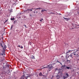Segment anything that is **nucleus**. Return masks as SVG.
<instances>
[{"label":"nucleus","instance_id":"obj_35","mask_svg":"<svg viewBox=\"0 0 79 79\" xmlns=\"http://www.w3.org/2000/svg\"><path fill=\"white\" fill-rule=\"evenodd\" d=\"M36 13H38V12L37 11L36 12Z\"/></svg>","mask_w":79,"mask_h":79},{"label":"nucleus","instance_id":"obj_17","mask_svg":"<svg viewBox=\"0 0 79 79\" xmlns=\"http://www.w3.org/2000/svg\"><path fill=\"white\" fill-rule=\"evenodd\" d=\"M4 48L5 50V48H6V45H4Z\"/></svg>","mask_w":79,"mask_h":79},{"label":"nucleus","instance_id":"obj_2","mask_svg":"<svg viewBox=\"0 0 79 79\" xmlns=\"http://www.w3.org/2000/svg\"><path fill=\"white\" fill-rule=\"evenodd\" d=\"M53 64H50L49 65H48V67H44L43 69L48 68V69H51V68H53V66H52V65H53Z\"/></svg>","mask_w":79,"mask_h":79},{"label":"nucleus","instance_id":"obj_28","mask_svg":"<svg viewBox=\"0 0 79 79\" xmlns=\"http://www.w3.org/2000/svg\"><path fill=\"white\" fill-rule=\"evenodd\" d=\"M67 61H70V60H67Z\"/></svg>","mask_w":79,"mask_h":79},{"label":"nucleus","instance_id":"obj_1","mask_svg":"<svg viewBox=\"0 0 79 79\" xmlns=\"http://www.w3.org/2000/svg\"><path fill=\"white\" fill-rule=\"evenodd\" d=\"M39 9H40V8H38L36 9L32 8L30 9L25 10L24 11V12L25 13H31V12L32 11V10H39Z\"/></svg>","mask_w":79,"mask_h":79},{"label":"nucleus","instance_id":"obj_13","mask_svg":"<svg viewBox=\"0 0 79 79\" xmlns=\"http://www.w3.org/2000/svg\"><path fill=\"white\" fill-rule=\"evenodd\" d=\"M65 65H62L61 67H62V69H64V67L65 66Z\"/></svg>","mask_w":79,"mask_h":79},{"label":"nucleus","instance_id":"obj_21","mask_svg":"<svg viewBox=\"0 0 79 79\" xmlns=\"http://www.w3.org/2000/svg\"><path fill=\"white\" fill-rule=\"evenodd\" d=\"M70 52V50H69V52H66V54H67V53H69V52Z\"/></svg>","mask_w":79,"mask_h":79},{"label":"nucleus","instance_id":"obj_19","mask_svg":"<svg viewBox=\"0 0 79 79\" xmlns=\"http://www.w3.org/2000/svg\"><path fill=\"white\" fill-rule=\"evenodd\" d=\"M44 11H46V10H41V12H44Z\"/></svg>","mask_w":79,"mask_h":79},{"label":"nucleus","instance_id":"obj_12","mask_svg":"<svg viewBox=\"0 0 79 79\" xmlns=\"http://www.w3.org/2000/svg\"><path fill=\"white\" fill-rule=\"evenodd\" d=\"M73 53L71 54L69 56H70L71 57H72V58H73Z\"/></svg>","mask_w":79,"mask_h":79},{"label":"nucleus","instance_id":"obj_43","mask_svg":"<svg viewBox=\"0 0 79 79\" xmlns=\"http://www.w3.org/2000/svg\"><path fill=\"white\" fill-rule=\"evenodd\" d=\"M1 8V7H0V9Z\"/></svg>","mask_w":79,"mask_h":79},{"label":"nucleus","instance_id":"obj_37","mask_svg":"<svg viewBox=\"0 0 79 79\" xmlns=\"http://www.w3.org/2000/svg\"><path fill=\"white\" fill-rule=\"evenodd\" d=\"M57 62H58V63H60V62H59V61H58Z\"/></svg>","mask_w":79,"mask_h":79},{"label":"nucleus","instance_id":"obj_41","mask_svg":"<svg viewBox=\"0 0 79 79\" xmlns=\"http://www.w3.org/2000/svg\"><path fill=\"white\" fill-rule=\"evenodd\" d=\"M69 56H68V58H69Z\"/></svg>","mask_w":79,"mask_h":79},{"label":"nucleus","instance_id":"obj_16","mask_svg":"<svg viewBox=\"0 0 79 79\" xmlns=\"http://www.w3.org/2000/svg\"><path fill=\"white\" fill-rule=\"evenodd\" d=\"M14 19H15V18H11L10 19L11 20H14Z\"/></svg>","mask_w":79,"mask_h":79},{"label":"nucleus","instance_id":"obj_15","mask_svg":"<svg viewBox=\"0 0 79 79\" xmlns=\"http://www.w3.org/2000/svg\"><path fill=\"white\" fill-rule=\"evenodd\" d=\"M67 66L65 65L64 67V69H65V70L67 69Z\"/></svg>","mask_w":79,"mask_h":79},{"label":"nucleus","instance_id":"obj_34","mask_svg":"<svg viewBox=\"0 0 79 79\" xmlns=\"http://www.w3.org/2000/svg\"><path fill=\"white\" fill-rule=\"evenodd\" d=\"M60 64H61V65H62V64L61 63H60Z\"/></svg>","mask_w":79,"mask_h":79},{"label":"nucleus","instance_id":"obj_5","mask_svg":"<svg viewBox=\"0 0 79 79\" xmlns=\"http://www.w3.org/2000/svg\"><path fill=\"white\" fill-rule=\"evenodd\" d=\"M20 79H26V77L24 75H23L21 77Z\"/></svg>","mask_w":79,"mask_h":79},{"label":"nucleus","instance_id":"obj_9","mask_svg":"<svg viewBox=\"0 0 79 79\" xmlns=\"http://www.w3.org/2000/svg\"><path fill=\"white\" fill-rule=\"evenodd\" d=\"M31 58L32 59H35V57L34 56H31Z\"/></svg>","mask_w":79,"mask_h":79},{"label":"nucleus","instance_id":"obj_22","mask_svg":"<svg viewBox=\"0 0 79 79\" xmlns=\"http://www.w3.org/2000/svg\"><path fill=\"white\" fill-rule=\"evenodd\" d=\"M24 26L26 28H27V27H26V25H24Z\"/></svg>","mask_w":79,"mask_h":79},{"label":"nucleus","instance_id":"obj_23","mask_svg":"<svg viewBox=\"0 0 79 79\" xmlns=\"http://www.w3.org/2000/svg\"><path fill=\"white\" fill-rule=\"evenodd\" d=\"M7 21H8V19L7 20H6L5 22L4 23H6V22H7Z\"/></svg>","mask_w":79,"mask_h":79},{"label":"nucleus","instance_id":"obj_40","mask_svg":"<svg viewBox=\"0 0 79 79\" xmlns=\"http://www.w3.org/2000/svg\"><path fill=\"white\" fill-rule=\"evenodd\" d=\"M18 31V30H16V31Z\"/></svg>","mask_w":79,"mask_h":79},{"label":"nucleus","instance_id":"obj_8","mask_svg":"<svg viewBox=\"0 0 79 79\" xmlns=\"http://www.w3.org/2000/svg\"><path fill=\"white\" fill-rule=\"evenodd\" d=\"M77 51L78 50H77L75 52L73 53V55H77V56H77L78 53H77Z\"/></svg>","mask_w":79,"mask_h":79},{"label":"nucleus","instance_id":"obj_14","mask_svg":"<svg viewBox=\"0 0 79 79\" xmlns=\"http://www.w3.org/2000/svg\"><path fill=\"white\" fill-rule=\"evenodd\" d=\"M39 76H42V73L40 72V73Z\"/></svg>","mask_w":79,"mask_h":79},{"label":"nucleus","instance_id":"obj_26","mask_svg":"<svg viewBox=\"0 0 79 79\" xmlns=\"http://www.w3.org/2000/svg\"><path fill=\"white\" fill-rule=\"evenodd\" d=\"M17 47H20V45H19L18 46H17Z\"/></svg>","mask_w":79,"mask_h":79},{"label":"nucleus","instance_id":"obj_33","mask_svg":"<svg viewBox=\"0 0 79 79\" xmlns=\"http://www.w3.org/2000/svg\"><path fill=\"white\" fill-rule=\"evenodd\" d=\"M43 19H41V21H43Z\"/></svg>","mask_w":79,"mask_h":79},{"label":"nucleus","instance_id":"obj_24","mask_svg":"<svg viewBox=\"0 0 79 79\" xmlns=\"http://www.w3.org/2000/svg\"><path fill=\"white\" fill-rule=\"evenodd\" d=\"M20 47L21 48H23V46H21Z\"/></svg>","mask_w":79,"mask_h":79},{"label":"nucleus","instance_id":"obj_39","mask_svg":"<svg viewBox=\"0 0 79 79\" xmlns=\"http://www.w3.org/2000/svg\"><path fill=\"white\" fill-rule=\"evenodd\" d=\"M36 11V10H34V11Z\"/></svg>","mask_w":79,"mask_h":79},{"label":"nucleus","instance_id":"obj_3","mask_svg":"<svg viewBox=\"0 0 79 79\" xmlns=\"http://www.w3.org/2000/svg\"><path fill=\"white\" fill-rule=\"evenodd\" d=\"M65 76H64L63 77V79H66V78H68V76H69V75H68V73H65Z\"/></svg>","mask_w":79,"mask_h":79},{"label":"nucleus","instance_id":"obj_10","mask_svg":"<svg viewBox=\"0 0 79 79\" xmlns=\"http://www.w3.org/2000/svg\"><path fill=\"white\" fill-rule=\"evenodd\" d=\"M64 19H65V20H66V21H68V20H69V18H65L64 17Z\"/></svg>","mask_w":79,"mask_h":79},{"label":"nucleus","instance_id":"obj_11","mask_svg":"<svg viewBox=\"0 0 79 79\" xmlns=\"http://www.w3.org/2000/svg\"><path fill=\"white\" fill-rule=\"evenodd\" d=\"M0 45L2 46V49H4V47H3V46L2 45V44L1 43H0Z\"/></svg>","mask_w":79,"mask_h":79},{"label":"nucleus","instance_id":"obj_18","mask_svg":"<svg viewBox=\"0 0 79 79\" xmlns=\"http://www.w3.org/2000/svg\"><path fill=\"white\" fill-rule=\"evenodd\" d=\"M69 68H70L69 67H67V69H69Z\"/></svg>","mask_w":79,"mask_h":79},{"label":"nucleus","instance_id":"obj_7","mask_svg":"<svg viewBox=\"0 0 79 79\" xmlns=\"http://www.w3.org/2000/svg\"><path fill=\"white\" fill-rule=\"evenodd\" d=\"M26 79H31V77H30V75L27 76L26 77Z\"/></svg>","mask_w":79,"mask_h":79},{"label":"nucleus","instance_id":"obj_6","mask_svg":"<svg viewBox=\"0 0 79 79\" xmlns=\"http://www.w3.org/2000/svg\"><path fill=\"white\" fill-rule=\"evenodd\" d=\"M56 77L57 79H59L60 78V76L59 75H57L56 76Z\"/></svg>","mask_w":79,"mask_h":79},{"label":"nucleus","instance_id":"obj_32","mask_svg":"<svg viewBox=\"0 0 79 79\" xmlns=\"http://www.w3.org/2000/svg\"><path fill=\"white\" fill-rule=\"evenodd\" d=\"M40 22H42V20H40Z\"/></svg>","mask_w":79,"mask_h":79},{"label":"nucleus","instance_id":"obj_42","mask_svg":"<svg viewBox=\"0 0 79 79\" xmlns=\"http://www.w3.org/2000/svg\"><path fill=\"white\" fill-rule=\"evenodd\" d=\"M60 63H60H61V62H60V63Z\"/></svg>","mask_w":79,"mask_h":79},{"label":"nucleus","instance_id":"obj_36","mask_svg":"<svg viewBox=\"0 0 79 79\" xmlns=\"http://www.w3.org/2000/svg\"><path fill=\"white\" fill-rule=\"evenodd\" d=\"M57 62H58V63H60V62H59V61H58Z\"/></svg>","mask_w":79,"mask_h":79},{"label":"nucleus","instance_id":"obj_38","mask_svg":"<svg viewBox=\"0 0 79 79\" xmlns=\"http://www.w3.org/2000/svg\"><path fill=\"white\" fill-rule=\"evenodd\" d=\"M77 26H79V24L77 25Z\"/></svg>","mask_w":79,"mask_h":79},{"label":"nucleus","instance_id":"obj_44","mask_svg":"<svg viewBox=\"0 0 79 79\" xmlns=\"http://www.w3.org/2000/svg\"><path fill=\"white\" fill-rule=\"evenodd\" d=\"M5 64V63H4V64Z\"/></svg>","mask_w":79,"mask_h":79},{"label":"nucleus","instance_id":"obj_45","mask_svg":"<svg viewBox=\"0 0 79 79\" xmlns=\"http://www.w3.org/2000/svg\"><path fill=\"white\" fill-rule=\"evenodd\" d=\"M60 15H61V14H60Z\"/></svg>","mask_w":79,"mask_h":79},{"label":"nucleus","instance_id":"obj_27","mask_svg":"<svg viewBox=\"0 0 79 79\" xmlns=\"http://www.w3.org/2000/svg\"><path fill=\"white\" fill-rule=\"evenodd\" d=\"M77 53H78L77 54V55H78V54H79V52H78V51H77Z\"/></svg>","mask_w":79,"mask_h":79},{"label":"nucleus","instance_id":"obj_29","mask_svg":"<svg viewBox=\"0 0 79 79\" xmlns=\"http://www.w3.org/2000/svg\"><path fill=\"white\" fill-rule=\"evenodd\" d=\"M78 50H78L77 51H79V48H78Z\"/></svg>","mask_w":79,"mask_h":79},{"label":"nucleus","instance_id":"obj_25","mask_svg":"<svg viewBox=\"0 0 79 79\" xmlns=\"http://www.w3.org/2000/svg\"><path fill=\"white\" fill-rule=\"evenodd\" d=\"M15 23H16V22L14 21V24H15Z\"/></svg>","mask_w":79,"mask_h":79},{"label":"nucleus","instance_id":"obj_31","mask_svg":"<svg viewBox=\"0 0 79 79\" xmlns=\"http://www.w3.org/2000/svg\"><path fill=\"white\" fill-rule=\"evenodd\" d=\"M29 15L30 16H32V15H31V14H30Z\"/></svg>","mask_w":79,"mask_h":79},{"label":"nucleus","instance_id":"obj_30","mask_svg":"<svg viewBox=\"0 0 79 79\" xmlns=\"http://www.w3.org/2000/svg\"><path fill=\"white\" fill-rule=\"evenodd\" d=\"M34 14L35 13V11H34Z\"/></svg>","mask_w":79,"mask_h":79},{"label":"nucleus","instance_id":"obj_20","mask_svg":"<svg viewBox=\"0 0 79 79\" xmlns=\"http://www.w3.org/2000/svg\"><path fill=\"white\" fill-rule=\"evenodd\" d=\"M13 25H12L11 28H10V30H11V29H12V28H13Z\"/></svg>","mask_w":79,"mask_h":79},{"label":"nucleus","instance_id":"obj_4","mask_svg":"<svg viewBox=\"0 0 79 79\" xmlns=\"http://www.w3.org/2000/svg\"><path fill=\"white\" fill-rule=\"evenodd\" d=\"M3 51H2V53L1 54L2 55H5V48H4V49H3Z\"/></svg>","mask_w":79,"mask_h":79}]
</instances>
